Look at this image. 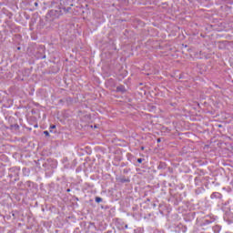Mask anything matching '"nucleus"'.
I'll list each match as a JSON object with an SVG mask.
<instances>
[{"label": "nucleus", "mask_w": 233, "mask_h": 233, "mask_svg": "<svg viewBox=\"0 0 233 233\" xmlns=\"http://www.w3.org/2000/svg\"><path fill=\"white\" fill-rule=\"evenodd\" d=\"M141 150H145V147H141Z\"/></svg>", "instance_id": "nucleus-14"}, {"label": "nucleus", "mask_w": 233, "mask_h": 233, "mask_svg": "<svg viewBox=\"0 0 233 233\" xmlns=\"http://www.w3.org/2000/svg\"><path fill=\"white\" fill-rule=\"evenodd\" d=\"M116 92H122V94H125V92H127V89H125V86H118L116 87Z\"/></svg>", "instance_id": "nucleus-1"}, {"label": "nucleus", "mask_w": 233, "mask_h": 233, "mask_svg": "<svg viewBox=\"0 0 233 233\" xmlns=\"http://www.w3.org/2000/svg\"><path fill=\"white\" fill-rule=\"evenodd\" d=\"M157 143H161V138H157Z\"/></svg>", "instance_id": "nucleus-12"}, {"label": "nucleus", "mask_w": 233, "mask_h": 233, "mask_svg": "<svg viewBox=\"0 0 233 233\" xmlns=\"http://www.w3.org/2000/svg\"><path fill=\"white\" fill-rule=\"evenodd\" d=\"M51 14H54V11H51Z\"/></svg>", "instance_id": "nucleus-17"}, {"label": "nucleus", "mask_w": 233, "mask_h": 233, "mask_svg": "<svg viewBox=\"0 0 233 233\" xmlns=\"http://www.w3.org/2000/svg\"><path fill=\"white\" fill-rule=\"evenodd\" d=\"M66 192H70V188L66 189Z\"/></svg>", "instance_id": "nucleus-15"}, {"label": "nucleus", "mask_w": 233, "mask_h": 233, "mask_svg": "<svg viewBox=\"0 0 233 233\" xmlns=\"http://www.w3.org/2000/svg\"><path fill=\"white\" fill-rule=\"evenodd\" d=\"M45 136H46L47 137H50V133L48 131H44Z\"/></svg>", "instance_id": "nucleus-7"}, {"label": "nucleus", "mask_w": 233, "mask_h": 233, "mask_svg": "<svg viewBox=\"0 0 233 233\" xmlns=\"http://www.w3.org/2000/svg\"><path fill=\"white\" fill-rule=\"evenodd\" d=\"M39 5V4H37V2H35V6H38Z\"/></svg>", "instance_id": "nucleus-13"}, {"label": "nucleus", "mask_w": 233, "mask_h": 233, "mask_svg": "<svg viewBox=\"0 0 233 233\" xmlns=\"http://www.w3.org/2000/svg\"><path fill=\"white\" fill-rule=\"evenodd\" d=\"M228 218H229V219H233V213H229Z\"/></svg>", "instance_id": "nucleus-8"}, {"label": "nucleus", "mask_w": 233, "mask_h": 233, "mask_svg": "<svg viewBox=\"0 0 233 233\" xmlns=\"http://www.w3.org/2000/svg\"><path fill=\"white\" fill-rule=\"evenodd\" d=\"M126 228H128V226H127V225H126Z\"/></svg>", "instance_id": "nucleus-16"}, {"label": "nucleus", "mask_w": 233, "mask_h": 233, "mask_svg": "<svg viewBox=\"0 0 233 233\" xmlns=\"http://www.w3.org/2000/svg\"><path fill=\"white\" fill-rule=\"evenodd\" d=\"M219 196H221L219 193H213L211 195V198H219Z\"/></svg>", "instance_id": "nucleus-6"}, {"label": "nucleus", "mask_w": 233, "mask_h": 233, "mask_svg": "<svg viewBox=\"0 0 233 233\" xmlns=\"http://www.w3.org/2000/svg\"><path fill=\"white\" fill-rule=\"evenodd\" d=\"M95 201H96V203H102L103 198H101V197H96Z\"/></svg>", "instance_id": "nucleus-4"}, {"label": "nucleus", "mask_w": 233, "mask_h": 233, "mask_svg": "<svg viewBox=\"0 0 233 233\" xmlns=\"http://www.w3.org/2000/svg\"><path fill=\"white\" fill-rule=\"evenodd\" d=\"M213 231H214L215 233L220 232V231H221V227H219V226H214V227H213Z\"/></svg>", "instance_id": "nucleus-2"}, {"label": "nucleus", "mask_w": 233, "mask_h": 233, "mask_svg": "<svg viewBox=\"0 0 233 233\" xmlns=\"http://www.w3.org/2000/svg\"><path fill=\"white\" fill-rule=\"evenodd\" d=\"M137 163H143V158H137Z\"/></svg>", "instance_id": "nucleus-9"}, {"label": "nucleus", "mask_w": 233, "mask_h": 233, "mask_svg": "<svg viewBox=\"0 0 233 233\" xmlns=\"http://www.w3.org/2000/svg\"><path fill=\"white\" fill-rule=\"evenodd\" d=\"M206 221V223L208 225V224H210V223H212V221H210V220H205Z\"/></svg>", "instance_id": "nucleus-11"}, {"label": "nucleus", "mask_w": 233, "mask_h": 233, "mask_svg": "<svg viewBox=\"0 0 233 233\" xmlns=\"http://www.w3.org/2000/svg\"><path fill=\"white\" fill-rule=\"evenodd\" d=\"M50 128H51V129L56 128V125H52V126H50Z\"/></svg>", "instance_id": "nucleus-10"}, {"label": "nucleus", "mask_w": 233, "mask_h": 233, "mask_svg": "<svg viewBox=\"0 0 233 233\" xmlns=\"http://www.w3.org/2000/svg\"><path fill=\"white\" fill-rule=\"evenodd\" d=\"M157 168L159 170L163 169V168H167V164L160 162V164L158 165Z\"/></svg>", "instance_id": "nucleus-3"}, {"label": "nucleus", "mask_w": 233, "mask_h": 233, "mask_svg": "<svg viewBox=\"0 0 233 233\" xmlns=\"http://www.w3.org/2000/svg\"><path fill=\"white\" fill-rule=\"evenodd\" d=\"M120 181H121V183H129L130 179H128V178H121Z\"/></svg>", "instance_id": "nucleus-5"}]
</instances>
